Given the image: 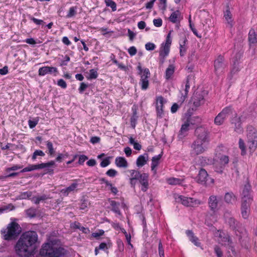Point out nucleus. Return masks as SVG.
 I'll return each mask as SVG.
<instances>
[{
    "instance_id": "1",
    "label": "nucleus",
    "mask_w": 257,
    "mask_h": 257,
    "mask_svg": "<svg viewBox=\"0 0 257 257\" xmlns=\"http://www.w3.org/2000/svg\"><path fill=\"white\" fill-rule=\"evenodd\" d=\"M38 239V234L34 231L23 233L15 245L16 254L20 257H30L35 248Z\"/></svg>"
},
{
    "instance_id": "2",
    "label": "nucleus",
    "mask_w": 257,
    "mask_h": 257,
    "mask_svg": "<svg viewBox=\"0 0 257 257\" xmlns=\"http://www.w3.org/2000/svg\"><path fill=\"white\" fill-rule=\"evenodd\" d=\"M195 140L191 146V155L195 156L205 152L209 142V132L203 127H197L195 132Z\"/></svg>"
},
{
    "instance_id": "3",
    "label": "nucleus",
    "mask_w": 257,
    "mask_h": 257,
    "mask_svg": "<svg viewBox=\"0 0 257 257\" xmlns=\"http://www.w3.org/2000/svg\"><path fill=\"white\" fill-rule=\"evenodd\" d=\"M21 232L22 228L16 219L10 222L6 229L1 230L4 239L8 240L16 239Z\"/></svg>"
},
{
    "instance_id": "4",
    "label": "nucleus",
    "mask_w": 257,
    "mask_h": 257,
    "mask_svg": "<svg viewBox=\"0 0 257 257\" xmlns=\"http://www.w3.org/2000/svg\"><path fill=\"white\" fill-rule=\"evenodd\" d=\"M65 254L63 248L56 247L51 243L44 244L40 250V254L46 257H61Z\"/></svg>"
},
{
    "instance_id": "5",
    "label": "nucleus",
    "mask_w": 257,
    "mask_h": 257,
    "mask_svg": "<svg viewBox=\"0 0 257 257\" xmlns=\"http://www.w3.org/2000/svg\"><path fill=\"white\" fill-rule=\"evenodd\" d=\"M174 198L177 202L186 207H195L201 204V202L198 199L179 194H175Z\"/></svg>"
},
{
    "instance_id": "6",
    "label": "nucleus",
    "mask_w": 257,
    "mask_h": 257,
    "mask_svg": "<svg viewBox=\"0 0 257 257\" xmlns=\"http://www.w3.org/2000/svg\"><path fill=\"white\" fill-rule=\"evenodd\" d=\"M171 31H170L168 34L166 42L165 44H162V46L160 50V61L162 63H163L165 59L167 56L170 52V46L172 43V39L171 38Z\"/></svg>"
},
{
    "instance_id": "7",
    "label": "nucleus",
    "mask_w": 257,
    "mask_h": 257,
    "mask_svg": "<svg viewBox=\"0 0 257 257\" xmlns=\"http://www.w3.org/2000/svg\"><path fill=\"white\" fill-rule=\"evenodd\" d=\"M232 112V109L230 106H227L224 108L215 117L214 123L217 125L222 124L225 120L229 116Z\"/></svg>"
},
{
    "instance_id": "8",
    "label": "nucleus",
    "mask_w": 257,
    "mask_h": 257,
    "mask_svg": "<svg viewBox=\"0 0 257 257\" xmlns=\"http://www.w3.org/2000/svg\"><path fill=\"white\" fill-rule=\"evenodd\" d=\"M221 198L214 195H211L208 200V205L210 210L213 213H216L219 209V204Z\"/></svg>"
},
{
    "instance_id": "9",
    "label": "nucleus",
    "mask_w": 257,
    "mask_h": 257,
    "mask_svg": "<svg viewBox=\"0 0 257 257\" xmlns=\"http://www.w3.org/2000/svg\"><path fill=\"white\" fill-rule=\"evenodd\" d=\"M214 66L215 72L217 75H219L223 72L226 65L222 56L219 55L215 60Z\"/></svg>"
},
{
    "instance_id": "10",
    "label": "nucleus",
    "mask_w": 257,
    "mask_h": 257,
    "mask_svg": "<svg viewBox=\"0 0 257 257\" xmlns=\"http://www.w3.org/2000/svg\"><path fill=\"white\" fill-rule=\"evenodd\" d=\"M141 77L140 84L141 86V89L145 90L148 88L149 82V78L150 76V72L148 68L144 69L143 74L140 75Z\"/></svg>"
},
{
    "instance_id": "11",
    "label": "nucleus",
    "mask_w": 257,
    "mask_h": 257,
    "mask_svg": "<svg viewBox=\"0 0 257 257\" xmlns=\"http://www.w3.org/2000/svg\"><path fill=\"white\" fill-rule=\"evenodd\" d=\"M243 121L242 116H238L236 114H235V116L231 120L232 124L234 125V131L238 134H241L243 132V128L241 126V123Z\"/></svg>"
},
{
    "instance_id": "12",
    "label": "nucleus",
    "mask_w": 257,
    "mask_h": 257,
    "mask_svg": "<svg viewBox=\"0 0 257 257\" xmlns=\"http://www.w3.org/2000/svg\"><path fill=\"white\" fill-rule=\"evenodd\" d=\"M54 73L56 75L58 73V69L55 67L44 66L39 69L38 74L39 76H44L46 74Z\"/></svg>"
},
{
    "instance_id": "13",
    "label": "nucleus",
    "mask_w": 257,
    "mask_h": 257,
    "mask_svg": "<svg viewBox=\"0 0 257 257\" xmlns=\"http://www.w3.org/2000/svg\"><path fill=\"white\" fill-rule=\"evenodd\" d=\"M208 180V175L206 171L204 169H201L196 177V181L199 183L204 184Z\"/></svg>"
},
{
    "instance_id": "14",
    "label": "nucleus",
    "mask_w": 257,
    "mask_h": 257,
    "mask_svg": "<svg viewBox=\"0 0 257 257\" xmlns=\"http://www.w3.org/2000/svg\"><path fill=\"white\" fill-rule=\"evenodd\" d=\"M247 140L248 146L250 152H253L257 148V135L253 136L250 135L249 133L248 135Z\"/></svg>"
},
{
    "instance_id": "15",
    "label": "nucleus",
    "mask_w": 257,
    "mask_h": 257,
    "mask_svg": "<svg viewBox=\"0 0 257 257\" xmlns=\"http://www.w3.org/2000/svg\"><path fill=\"white\" fill-rule=\"evenodd\" d=\"M78 184L77 183V180H75L69 186L62 189L61 190V193L64 196H67L70 193L77 191V188L78 187Z\"/></svg>"
},
{
    "instance_id": "16",
    "label": "nucleus",
    "mask_w": 257,
    "mask_h": 257,
    "mask_svg": "<svg viewBox=\"0 0 257 257\" xmlns=\"http://www.w3.org/2000/svg\"><path fill=\"white\" fill-rule=\"evenodd\" d=\"M182 89L180 90V93L181 94L180 101L181 102H184L186 98L187 97L188 93L190 87V84L188 78H187L186 80L184 87L183 86H182Z\"/></svg>"
},
{
    "instance_id": "17",
    "label": "nucleus",
    "mask_w": 257,
    "mask_h": 257,
    "mask_svg": "<svg viewBox=\"0 0 257 257\" xmlns=\"http://www.w3.org/2000/svg\"><path fill=\"white\" fill-rule=\"evenodd\" d=\"M192 101L195 107H198L204 103L205 100L201 94L196 93L192 98Z\"/></svg>"
},
{
    "instance_id": "18",
    "label": "nucleus",
    "mask_w": 257,
    "mask_h": 257,
    "mask_svg": "<svg viewBox=\"0 0 257 257\" xmlns=\"http://www.w3.org/2000/svg\"><path fill=\"white\" fill-rule=\"evenodd\" d=\"M229 159L228 156L223 155L220 157L219 159V163L221 165L219 168L217 167V164L215 165V171L218 173H221L223 171V167L228 163Z\"/></svg>"
},
{
    "instance_id": "19",
    "label": "nucleus",
    "mask_w": 257,
    "mask_h": 257,
    "mask_svg": "<svg viewBox=\"0 0 257 257\" xmlns=\"http://www.w3.org/2000/svg\"><path fill=\"white\" fill-rule=\"evenodd\" d=\"M190 122L189 120H186L184 124L182 125L180 133L179 134V137L180 139L183 138L186 135V133L189 130V126L190 125Z\"/></svg>"
},
{
    "instance_id": "20",
    "label": "nucleus",
    "mask_w": 257,
    "mask_h": 257,
    "mask_svg": "<svg viewBox=\"0 0 257 257\" xmlns=\"http://www.w3.org/2000/svg\"><path fill=\"white\" fill-rule=\"evenodd\" d=\"M224 200L227 204H233L236 201V197L232 192H227L224 195Z\"/></svg>"
},
{
    "instance_id": "21",
    "label": "nucleus",
    "mask_w": 257,
    "mask_h": 257,
    "mask_svg": "<svg viewBox=\"0 0 257 257\" xmlns=\"http://www.w3.org/2000/svg\"><path fill=\"white\" fill-rule=\"evenodd\" d=\"M149 160V156L147 153L139 156L136 161V165L138 167H142L144 166Z\"/></svg>"
},
{
    "instance_id": "22",
    "label": "nucleus",
    "mask_w": 257,
    "mask_h": 257,
    "mask_svg": "<svg viewBox=\"0 0 257 257\" xmlns=\"http://www.w3.org/2000/svg\"><path fill=\"white\" fill-rule=\"evenodd\" d=\"M115 164L119 168H126L128 167L127 161L124 158L121 157H118L115 158Z\"/></svg>"
},
{
    "instance_id": "23",
    "label": "nucleus",
    "mask_w": 257,
    "mask_h": 257,
    "mask_svg": "<svg viewBox=\"0 0 257 257\" xmlns=\"http://www.w3.org/2000/svg\"><path fill=\"white\" fill-rule=\"evenodd\" d=\"M186 233L187 235L189 240L197 246H200V242L199 241L197 237L194 235L192 230H187L186 231Z\"/></svg>"
},
{
    "instance_id": "24",
    "label": "nucleus",
    "mask_w": 257,
    "mask_h": 257,
    "mask_svg": "<svg viewBox=\"0 0 257 257\" xmlns=\"http://www.w3.org/2000/svg\"><path fill=\"white\" fill-rule=\"evenodd\" d=\"M55 166V162L54 161H51L49 162L45 163H41L40 164L36 165H32L33 170H36L38 169H44L45 167H49L50 166Z\"/></svg>"
},
{
    "instance_id": "25",
    "label": "nucleus",
    "mask_w": 257,
    "mask_h": 257,
    "mask_svg": "<svg viewBox=\"0 0 257 257\" xmlns=\"http://www.w3.org/2000/svg\"><path fill=\"white\" fill-rule=\"evenodd\" d=\"M162 156V154H161L153 157L152 159L151 169L154 172L155 174L156 173V168L158 166Z\"/></svg>"
},
{
    "instance_id": "26",
    "label": "nucleus",
    "mask_w": 257,
    "mask_h": 257,
    "mask_svg": "<svg viewBox=\"0 0 257 257\" xmlns=\"http://www.w3.org/2000/svg\"><path fill=\"white\" fill-rule=\"evenodd\" d=\"M181 17V14L179 11H176L173 12L169 17L170 21L173 23H176L180 22Z\"/></svg>"
},
{
    "instance_id": "27",
    "label": "nucleus",
    "mask_w": 257,
    "mask_h": 257,
    "mask_svg": "<svg viewBox=\"0 0 257 257\" xmlns=\"http://www.w3.org/2000/svg\"><path fill=\"white\" fill-rule=\"evenodd\" d=\"M175 66L173 64L169 65L165 71V78L167 80L170 79L175 71Z\"/></svg>"
},
{
    "instance_id": "28",
    "label": "nucleus",
    "mask_w": 257,
    "mask_h": 257,
    "mask_svg": "<svg viewBox=\"0 0 257 257\" xmlns=\"http://www.w3.org/2000/svg\"><path fill=\"white\" fill-rule=\"evenodd\" d=\"M224 17L228 26L232 27L233 25L232 15L229 10H226L224 12Z\"/></svg>"
},
{
    "instance_id": "29",
    "label": "nucleus",
    "mask_w": 257,
    "mask_h": 257,
    "mask_svg": "<svg viewBox=\"0 0 257 257\" xmlns=\"http://www.w3.org/2000/svg\"><path fill=\"white\" fill-rule=\"evenodd\" d=\"M223 233L220 232L219 234V239L218 241L224 245H226L229 244V236L226 235H223Z\"/></svg>"
},
{
    "instance_id": "30",
    "label": "nucleus",
    "mask_w": 257,
    "mask_h": 257,
    "mask_svg": "<svg viewBox=\"0 0 257 257\" xmlns=\"http://www.w3.org/2000/svg\"><path fill=\"white\" fill-rule=\"evenodd\" d=\"M110 205L112 206V210L115 213L120 215L121 213L119 210L120 204L119 202H117L114 200H111L110 201Z\"/></svg>"
},
{
    "instance_id": "31",
    "label": "nucleus",
    "mask_w": 257,
    "mask_h": 257,
    "mask_svg": "<svg viewBox=\"0 0 257 257\" xmlns=\"http://www.w3.org/2000/svg\"><path fill=\"white\" fill-rule=\"evenodd\" d=\"M167 102L162 96L156 98V108L163 109L164 104Z\"/></svg>"
},
{
    "instance_id": "32",
    "label": "nucleus",
    "mask_w": 257,
    "mask_h": 257,
    "mask_svg": "<svg viewBox=\"0 0 257 257\" xmlns=\"http://www.w3.org/2000/svg\"><path fill=\"white\" fill-rule=\"evenodd\" d=\"M248 41L251 43H255L256 42L255 32L253 29L250 30L248 33Z\"/></svg>"
},
{
    "instance_id": "33",
    "label": "nucleus",
    "mask_w": 257,
    "mask_h": 257,
    "mask_svg": "<svg viewBox=\"0 0 257 257\" xmlns=\"http://www.w3.org/2000/svg\"><path fill=\"white\" fill-rule=\"evenodd\" d=\"M128 172L130 173L131 178L139 180L142 174L139 171L136 170H130Z\"/></svg>"
},
{
    "instance_id": "34",
    "label": "nucleus",
    "mask_w": 257,
    "mask_h": 257,
    "mask_svg": "<svg viewBox=\"0 0 257 257\" xmlns=\"http://www.w3.org/2000/svg\"><path fill=\"white\" fill-rule=\"evenodd\" d=\"M33 193L31 191H27L24 192H22L19 195V198L20 199H30L32 196Z\"/></svg>"
},
{
    "instance_id": "35",
    "label": "nucleus",
    "mask_w": 257,
    "mask_h": 257,
    "mask_svg": "<svg viewBox=\"0 0 257 257\" xmlns=\"http://www.w3.org/2000/svg\"><path fill=\"white\" fill-rule=\"evenodd\" d=\"M167 182L170 185H175L180 184L182 183V181L178 178H170L167 179Z\"/></svg>"
},
{
    "instance_id": "36",
    "label": "nucleus",
    "mask_w": 257,
    "mask_h": 257,
    "mask_svg": "<svg viewBox=\"0 0 257 257\" xmlns=\"http://www.w3.org/2000/svg\"><path fill=\"white\" fill-rule=\"evenodd\" d=\"M252 200V198H242L241 207H249Z\"/></svg>"
},
{
    "instance_id": "37",
    "label": "nucleus",
    "mask_w": 257,
    "mask_h": 257,
    "mask_svg": "<svg viewBox=\"0 0 257 257\" xmlns=\"http://www.w3.org/2000/svg\"><path fill=\"white\" fill-rule=\"evenodd\" d=\"M238 145L239 148L241 151V154L242 155H244L246 154V147L244 142L242 139H239Z\"/></svg>"
},
{
    "instance_id": "38",
    "label": "nucleus",
    "mask_w": 257,
    "mask_h": 257,
    "mask_svg": "<svg viewBox=\"0 0 257 257\" xmlns=\"http://www.w3.org/2000/svg\"><path fill=\"white\" fill-rule=\"evenodd\" d=\"M241 215L244 218H247L249 214L250 207H241Z\"/></svg>"
},
{
    "instance_id": "39",
    "label": "nucleus",
    "mask_w": 257,
    "mask_h": 257,
    "mask_svg": "<svg viewBox=\"0 0 257 257\" xmlns=\"http://www.w3.org/2000/svg\"><path fill=\"white\" fill-rule=\"evenodd\" d=\"M105 3L107 7H109L112 9V11L116 10V5L114 2L112 0H105Z\"/></svg>"
},
{
    "instance_id": "40",
    "label": "nucleus",
    "mask_w": 257,
    "mask_h": 257,
    "mask_svg": "<svg viewBox=\"0 0 257 257\" xmlns=\"http://www.w3.org/2000/svg\"><path fill=\"white\" fill-rule=\"evenodd\" d=\"M185 40H184L182 43L180 44V54L181 56H184L186 51V48L185 46Z\"/></svg>"
},
{
    "instance_id": "41",
    "label": "nucleus",
    "mask_w": 257,
    "mask_h": 257,
    "mask_svg": "<svg viewBox=\"0 0 257 257\" xmlns=\"http://www.w3.org/2000/svg\"><path fill=\"white\" fill-rule=\"evenodd\" d=\"M47 147L49 150V153L50 155L52 156L55 153L54 149L53 148V144L51 142L47 141L46 142Z\"/></svg>"
},
{
    "instance_id": "42",
    "label": "nucleus",
    "mask_w": 257,
    "mask_h": 257,
    "mask_svg": "<svg viewBox=\"0 0 257 257\" xmlns=\"http://www.w3.org/2000/svg\"><path fill=\"white\" fill-rule=\"evenodd\" d=\"M148 178L149 175L148 174L142 173L138 180H139L140 183L142 184L143 182H148Z\"/></svg>"
},
{
    "instance_id": "43",
    "label": "nucleus",
    "mask_w": 257,
    "mask_h": 257,
    "mask_svg": "<svg viewBox=\"0 0 257 257\" xmlns=\"http://www.w3.org/2000/svg\"><path fill=\"white\" fill-rule=\"evenodd\" d=\"M26 213L30 217H34L36 216V210L33 208H29L26 210Z\"/></svg>"
},
{
    "instance_id": "44",
    "label": "nucleus",
    "mask_w": 257,
    "mask_h": 257,
    "mask_svg": "<svg viewBox=\"0 0 257 257\" xmlns=\"http://www.w3.org/2000/svg\"><path fill=\"white\" fill-rule=\"evenodd\" d=\"M76 14V8L74 7H71L69 9L68 13L67 15V18H71L75 16Z\"/></svg>"
},
{
    "instance_id": "45",
    "label": "nucleus",
    "mask_w": 257,
    "mask_h": 257,
    "mask_svg": "<svg viewBox=\"0 0 257 257\" xmlns=\"http://www.w3.org/2000/svg\"><path fill=\"white\" fill-rule=\"evenodd\" d=\"M246 132H247V138H248V135L250 133V135L254 136V135H257L256 133H255V130L254 127L251 125H248L246 129Z\"/></svg>"
},
{
    "instance_id": "46",
    "label": "nucleus",
    "mask_w": 257,
    "mask_h": 257,
    "mask_svg": "<svg viewBox=\"0 0 257 257\" xmlns=\"http://www.w3.org/2000/svg\"><path fill=\"white\" fill-rule=\"evenodd\" d=\"M240 56H241V55L240 54H238L237 55V56L236 57V59L234 60V63H233L234 67L231 71V72H235L238 70V68L237 67V64H238L237 57H238V59H239L240 58Z\"/></svg>"
},
{
    "instance_id": "47",
    "label": "nucleus",
    "mask_w": 257,
    "mask_h": 257,
    "mask_svg": "<svg viewBox=\"0 0 257 257\" xmlns=\"http://www.w3.org/2000/svg\"><path fill=\"white\" fill-rule=\"evenodd\" d=\"M38 156L43 157L45 156V154L42 151L36 150L33 153V155L32 156V159L35 160Z\"/></svg>"
},
{
    "instance_id": "48",
    "label": "nucleus",
    "mask_w": 257,
    "mask_h": 257,
    "mask_svg": "<svg viewBox=\"0 0 257 257\" xmlns=\"http://www.w3.org/2000/svg\"><path fill=\"white\" fill-rule=\"evenodd\" d=\"M158 250H159V254L160 256V257H165L164 248H163V245L162 244L161 240H159V242Z\"/></svg>"
},
{
    "instance_id": "49",
    "label": "nucleus",
    "mask_w": 257,
    "mask_h": 257,
    "mask_svg": "<svg viewBox=\"0 0 257 257\" xmlns=\"http://www.w3.org/2000/svg\"><path fill=\"white\" fill-rule=\"evenodd\" d=\"M23 167L22 166L19 165H15L12 166V167L8 168L6 169V171L7 172H10L11 171H16L19 169H22Z\"/></svg>"
},
{
    "instance_id": "50",
    "label": "nucleus",
    "mask_w": 257,
    "mask_h": 257,
    "mask_svg": "<svg viewBox=\"0 0 257 257\" xmlns=\"http://www.w3.org/2000/svg\"><path fill=\"white\" fill-rule=\"evenodd\" d=\"M156 48V45L152 43H147L145 45V48L147 50L152 51L154 50Z\"/></svg>"
},
{
    "instance_id": "51",
    "label": "nucleus",
    "mask_w": 257,
    "mask_h": 257,
    "mask_svg": "<svg viewBox=\"0 0 257 257\" xmlns=\"http://www.w3.org/2000/svg\"><path fill=\"white\" fill-rule=\"evenodd\" d=\"M117 172L115 170L112 169L108 170L106 173V174L110 177H114L117 175Z\"/></svg>"
},
{
    "instance_id": "52",
    "label": "nucleus",
    "mask_w": 257,
    "mask_h": 257,
    "mask_svg": "<svg viewBox=\"0 0 257 257\" xmlns=\"http://www.w3.org/2000/svg\"><path fill=\"white\" fill-rule=\"evenodd\" d=\"M98 73L94 69L90 70L89 78L95 79L97 77Z\"/></svg>"
},
{
    "instance_id": "53",
    "label": "nucleus",
    "mask_w": 257,
    "mask_h": 257,
    "mask_svg": "<svg viewBox=\"0 0 257 257\" xmlns=\"http://www.w3.org/2000/svg\"><path fill=\"white\" fill-rule=\"evenodd\" d=\"M29 17L31 20H32L34 23H35L37 25H42L44 23L43 20L37 19L31 16H30Z\"/></svg>"
},
{
    "instance_id": "54",
    "label": "nucleus",
    "mask_w": 257,
    "mask_h": 257,
    "mask_svg": "<svg viewBox=\"0 0 257 257\" xmlns=\"http://www.w3.org/2000/svg\"><path fill=\"white\" fill-rule=\"evenodd\" d=\"M116 243L119 251H122L124 249V245L122 241L120 239H117Z\"/></svg>"
},
{
    "instance_id": "55",
    "label": "nucleus",
    "mask_w": 257,
    "mask_h": 257,
    "mask_svg": "<svg viewBox=\"0 0 257 257\" xmlns=\"http://www.w3.org/2000/svg\"><path fill=\"white\" fill-rule=\"evenodd\" d=\"M137 49L134 46H132L128 49V52L131 56L135 55L137 53Z\"/></svg>"
},
{
    "instance_id": "56",
    "label": "nucleus",
    "mask_w": 257,
    "mask_h": 257,
    "mask_svg": "<svg viewBox=\"0 0 257 257\" xmlns=\"http://www.w3.org/2000/svg\"><path fill=\"white\" fill-rule=\"evenodd\" d=\"M159 8L162 10H165L166 8V2L167 0H159Z\"/></svg>"
},
{
    "instance_id": "57",
    "label": "nucleus",
    "mask_w": 257,
    "mask_h": 257,
    "mask_svg": "<svg viewBox=\"0 0 257 257\" xmlns=\"http://www.w3.org/2000/svg\"><path fill=\"white\" fill-rule=\"evenodd\" d=\"M57 84L63 88H66L67 87V84L66 82L62 79L58 80Z\"/></svg>"
},
{
    "instance_id": "58",
    "label": "nucleus",
    "mask_w": 257,
    "mask_h": 257,
    "mask_svg": "<svg viewBox=\"0 0 257 257\" xmlns=\"http://www.w3.org/2000/svg\"><path fill=\"white\" fill-rule=\"evenodd\" d=\"M70 58L68 55H66L64 57V59L61 61L60 66H66L67 65V63L70 61Z\"/></svg>"
},
{
    "instance_id": "59",
    "label": "nucleus",
    "mask_w": 257,
    "mask_h": 257,
    "mask_svg": "<svg viewBox=\"0 0 257 257\" xmlns=\"http://www.w3.org/2000/svg\"><path fill=\"white\" fill-rule=\"evenodd\" d=\"M153 23L156 27H159L162 25V21L161 19H154Z\"/></svg>"
},
{
    "instance_id": "60",
    "label": "nucleus",
    "mask_w": 257,
    "mask_h": 257,
    "mask_svg": "<svg viewBox=\"0 0 257 257\" xmlns=\"http://www.w3.org/2000/svg\"><path fill=\"white\" fill-rule=\"evenodd\" d=\"M32 165H29L21 171V173H24L26 172H30L33 171Z\"/></svg>"
},
{
    "instance_id": "61",
    "label": "nucleus",
    "mask_w": 257,
    "mask_h": 257,
    "mask_svg": "<svg viewBox=\"0 0 257 257\" xmlns=\"http://www.w3.org/2000/svg\"><path fill=\"white\" fill-rule=\"evenodd\" d=\"M88 159L87 157L85 155H80L79 158L78 163L79 164H83V163Z\"/></svg>"
},
{
    "instance_id": "62",
    "label": "nucleus",
    "mask_w": 257,
    "mask_h": 257,
    "mask_svg": "<svg viewBox=\"0 0 257 257\" xmlns=\"http://www.w3.org/2000/svg\"><path fill=\"white\" fill-rule=\"evenodd\" d=\"M214 251L217 256H222V252L218 246H215Z\"/></svg>"
},
{
    "instance_id": "63",
    "label": "nucleus",
    "mask_w": 257,
    "mask_h": 257,
    "mask_svg": "<svg viewBox=\"0 0 257 257\" xmlns=\"http://www.w3.org/2000/svg\"><path fill=\"white\" fill-rule=\"evenodd\" d=\"M141 184L142 185L141 190L144 192H146L148 189V186H149L148 182H143V183H142Z\"/></svg>"
},
{
    "instance_id": "64",
    "label": "nucleus",
    "mask_w": 257,
    "mask_h": 257,
    "mask_svg": "<svg viewBox=\"0 0 257 257\" xmlns=\"http://www.w3.org/2000/svg\"><path fill=\"white\" fill-rule=\"evenodd\" d=\"M100 139L98 137H93L91 138L90 142L93 144H96L100 142Z\"/></svg>"
}]
</instances>
